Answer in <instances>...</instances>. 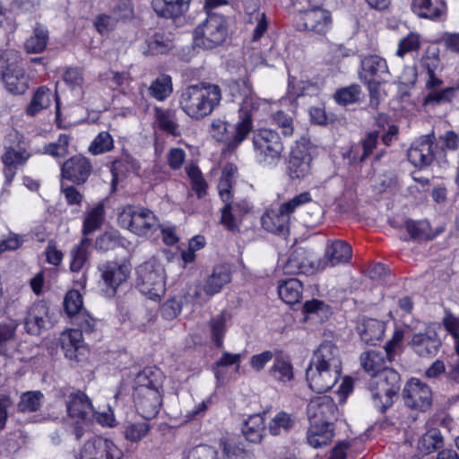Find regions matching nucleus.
Instances as JSON below:
<instances>
[{"instance_id":"1","label":"nucleus","mask_w":459,"mask_h":459,"mask_svg":"<svg viewBox=\"0 0 459 459\" xmlns=\"http://www.w3.org/2000/svg\"><path fill=\"white\" fill-rule=\"evenodd\" d=\"M221 100L222 91L218 84L200 82L181 91L178 105L188 117L199 121L210 116L221 105Z\"/></svg>"},{"instance_id":"2","label":"nucleus","mask_w":459,"mask_h":459,"mask_svg":"<svg viewBox=\"0 0 459 459\" xmlns=\"http://www.w3.org/2000/svg\"><path fill=\"white\" fill-rule=\"evenodd\" d=\"M162 380V372L152 367L143 368L136 377L134 399L138 412L144 419H152L160 411Z\"/></svg>"},{"instance_id":"3","label":"nucleus","mask_w":459,"mask_h":459,"mask_svg":"<svg viewBox=\"0 0 459 459\" xmlns=\"http://www.w3.org/2000/svg\"><path fill=\"white\" fill-rule=\"evenodd\" d=\"M401 377L394 369H385L383 373L370 378L368 388L371 394L374 407L385 412L394 403V398L400 390Z\"/></svg>"},{"instance_id":"4","label":"nucleus","mask_w":459,"mask_h":459,"mask_svg":"<svg viewBox=\"0 0 459 459\" xmlns=\"http://www.w3.org/2000/svg\"><path fill=\"white\" fill-rule=\"evenodd\" d=\"M212 134L218 142L225 145L228 152L235 151L253 129L252 117L249 113H240V120L233 125L226 121L216 120L211 125Z\"/></svg>"},{"instance_id":"5","label":"nucleus","mask_w":459,"mask_h":459,"mask_svg":"<svg viewBox=\"0 0 459 459\" xmlns=\"http://www.w3.org/2000/svg\"><path fill=\"white\" fill-rule=\"evenodd\" d=\"M227 35L228 25L225 17L207 11L206 19L194 30V42L199 48L212 49L221 45Z\"/></svg>"},{"instance_id":"6","label":"nucleus","mask_w":459,"mask_h":459,"mask_svg":"<svg viewBox=\"0 0 459 459\" xmlns=\"http://www.w3.org/2000/svg\"><path fill=\"white\" fill-rule=\"evenodd\" d=\"M117 220L121 227L140 237L152 235L160 227L153 212L141 206H125Z\"/></svg>"},{"instance_id":"7","label":"nucleus","mask_w":459,"mask_h":459,"mask_svg":"<svg viewBox=\"0 0 459 459\" xmlns=\"http://www.w3.org/2000/svg\"><path fill=\"white\" fill-rule=\"evenodd\" d=\"M139 290L150 299H160L165 294V273L161 264L150 259L136 269Z\"/></svg>"},{"instance_id":"8","label":"nucleus","mask_w":459,"mask_h":459,"mask_svg":"<svg viewBox=\"0 0 459 459\" xmlns=\"http://www.w3.org/2000/svg\"><path fill=\"white\" fill-rule=\"evenodd\" d=\"M360 78L368 85L370 107L377 108L378 106L377 86L388 82L391 78L385 59L377 55L364 57L361 61Z\"/></svg>"},{"instance_id":"9","label":"nucleus","mask_w":459,"mask_h":459,"mask_svg":"<svg viewBox=\"0 0 459 459\" xmlns=\"http://www.w3.org/2000/svg\"><path fill=\"white\" fill-rule=\"evenodd\" d=\"M252 143L261 163L271 166L279 163L284 147L276 131L268 128L259 129L254 133Z\"/></svg>"},{"instance_id":"10","label":"nucleus","mask_w":459,"mask_h":459,"mask_svg":"<svg viewBox=\"0 0 459 459\" xmlns=\"http://www.w3.org/2000/svg\"><path fill=\"white\" fill-rule=\"evenodd\" d=\"M98 271L105 286L104 291L106 295L108 297H114L118 287L128 280L132 266L126 261H105L99 264Z\"/></svg>"},{"instance_id":"11","label":"nucleus","mask_w":459,"mask_h":459,"mask_svg":"<svg viewBox=\"0 0 459 459\" xmlns=\"http://www.w3.org/2000/svg\"><path fill=\"white\" fill-rule=\"evenodd\" d=\"M396 345L397 341L393 339L382 351L370 350L360 355L361 367L371 378L380 375L385 369H393L386 363L393 360Z\"/></svg>"},{"instance_id":"12","label":"nucleus","mask_w":459,"mask_h":459,"mask_svg":"<svg viewBox=\"0 0 459 459\" xmlns=\"http://www.w3.org/2000/svg\"><path fill=\"white\" fill-rule=\"evenodd\" d=\"M9 139L17 141L15 145L5 146V152L2 156V161L4 165V174L7 182H11L16 174L18 167L22 166L30 157L25 143L20 140L17 132L11 133Z\"/></svg>"},{"instance_id":"13","label":"nucleus","mask_w":459,"mask_h":459,"mask_svg":"<svg viewBox=\"0 0 459 459\" xmlns=\"http://www.w3.org/2000/svg\"><path fill=\"white\" fill-rule=\"evenodd\" d=\"M308 144L309 140L306 137H301L296 141L295 145L291 149L288 164V174L292 179L304 178L310 174L312 157L308 152Z\"/></svg>"},{"instance_id":"14","label":"nucleus","mask_w":459,"mask_h":459,"mask_svg":"<svg viewBox=\"0 0 459 459\" xmlns=\"http://www.w3.org/2000/svg\"><path fill=\"white\" fill-rule=\"evenodd\" d=\"M403 398L407 407L424 411L431 405L432 392L427 384L412 377L403 390Z\"/></svg>"},{"instance_id":"15","label":"nucleus","mask_w":459,"mask_h":459,"mask_svg":"<svg viewBox=\"0 0 459 459\" xmlns=\"http://www.w3.org/2000/svg\"><path fill=\"white\" fill-rule=\"evenodd\" d=\"M307 414L309 423L332 425L337 417V406L330 396H317L308 403Z\"/></svg>"},{"instance_id":"16","label":"nucleus","mask_w":459,"mask_h":459,"mask_svg":"<svg viewBox=\"0 0 459 459\" xmlns=\"http://www.w3.org/2000/svg\"><path fill=\"white\" fill-rule=\"evenodd\" d=\"M121 450L112 441L101 437L88 440L80 454V459H121Z\"/></svg>"},{"instance_id":"17","label":"nucleus","mask_w":459,"mask_h":459,"mask_svg":"<svg viewBox=\"0 0 459 459\" xmlns=\"http://www.w3.org/2000/svg\"><path fill=\"white\" fill-rule=\"evenodd\" d=\"M332 23L329 11L321 7L307 9L299 15L298 26L317 34H325Z\"/></svg>"},{"instance_id":"18","label":"nucleus","mask_w":459,"mask_h":459,"mask_svg":"<svg viewBox=\"0 0 459 459\" xmlns=\"http://www.w3.org/2000/svg\"><path fill=\"white\" fill-rule=\"evenodd\" d=\"M341 376V372L309 363L306 377L309 387L316 393H325L332 389Z\"/></svg>"},{"instance_id":"19","label":"nucleus","mask_w":459,"mask_h":459,"mask_svg":"<svg viewBox=\"0 0 459 459\" xmlns=\"http://www.w3.org/2000/svg\"><path fill=\"white\" fill-rule=\"evenodd\" d=\"M92 171L91 160L81 155H74L65 160L61 168V175L74 184L81 185L86 182Z\"/></svg>"},{"instance_id":"20","label":"nucleus","mask_w":459,"mask_h":459,"mask_svg":"<svg viewBox=\"0 0 459 459\" xmlns=\"http://www.w3.org/2000/svg\"><path fill=\"white\" fill-rule=\"evenodd\" d=\"M351 247L345 241L335 239L328 241L323 258L317 259V268L320 271L347 263L351 257Z\"/></svg>"},{"instance_id":"21","label":"nucleus","mask_w":459,"mask_h":459,"mask_svg":"<svg viewBox=\"0 0 459 459\" xmlns=\"http://www.w3.org/2000/svg\"><path fill=\"white\" fill-rule=\"evenodd\" d=\"M407 157L417 168L429 166L435 158L431 135H423L415 140L407 151Z\"/></svg>"},{"instance_id":"22","label":"nucleus","mask_w":459,"mask_h":459,"mask_svg":"<svg viewBox=\"0 0 459 459\" xmlns=\"http://www.w3.org/2000/svg\"><path fill=\"white\" fill-rule=\"evenodd\" d=\"M66 410L69 417L82 422H89L94 415V408L88 396L82 391L71 392L66 398Z\"/></svg>"},{"instance_id":"23","label":"nucleus","mask_w":459,"mask_h":459,"mask_svg":"<svg viewBox=\"0 0 459 459\" xmlns=\"http://www.w3.org/2000/svg\"><path fill=\"white\" fill-rule=\"evenodd\" d=\"M409 344L420 357L428 358L437 353L441 347V340L433 327H428L424 333L413 334Z\"/></svg>"},{"instance_id":"24","label":"nucleus","mask_w":459,"mask_h":459,"mask_svg":"<svg viewBox=\"0 0 459 459\" xmlns=\"http://www.w3.org/2000/svg\"><path fill=\"white\" fill-rule=\"evenodd\" d=\"M230 93L233 97L242 99L240 113H249L258 108V102L253 91L249 76L245 74L243 77L232 80L229 85Z\"/></svg>"},{"instance_id":"25","label":"nucleus","mask_w":459,"mask_h":459,"mask_svg":"<svg viewBox=\"0 0 459 459\" xmlns=\"http://www.w3.org/2000/svg\"><path fill=\"white\" fill-rule=\"evenodd\" d=\"M285 274H313L320 271L317 268V259H311L303 248L294 250L282 267Z\"/></svg>"},{"instance_id":"26","label":"nucleus","mask_w":459,"mask_h":459,"mask_svg":"<svg viewBox=\"0 0 459 459\" xmlns=\"http://www.w3.org/2000/svg\"><path fill=\"white\" fill-rule=\"evenodd\" d=\"M310 363L317 365L319 368L325 367L339 372L342 371L339 349L329 341H325L318 346L314 351Z\"/></svg>"},{"instance_id":"27","label":"nucleus","mask_w":459,"mask_h":459,"mask_svg":"<svg viewBox=\"0 0 459 459\" xmlns=\"http://www.w3.org/2000/svg\"><path fill=\"white\" fill-rule=\"evenodd\" d=\"M49 325L48 307L44 302L34 303L24 318V327L28 333L38 335Z\"/></svg>"},{"instance_id":"28","label":"nucleus","mask_w":459,"mask_h":459,"mask_svg":"<svg viewBox=\"0 0 459 459\" xmlns=\"http://www.w3.org/2000/svg\"><path fill=\"white\" fill-rule=\"evenodd\" d=\"M2 78L7 91L13 94H23L29 88L24 71L16 60L4 68Z\"/></svg>"},{"instance_id":"29","label":"nucleus","mask_w":459,"mask_h":459,"mask_svg":"<svg viewBox=\"0 0 459 459\" xmlns=\"http://www.w3.org/2000/svg\"><path fill=\"white\" fill-rule=\"evenodd\" d=\"M230 281L231 273L229 267L225 264L217 265L205 280L203 285V290L204 294L210 298L219 293Z\"/></svg>"},{"instance_id":"30","label":"nucleus","mask_w":459,"mask_h":459,"mask_svg":"<svg viewBox=\"0 0 459 459\" xmlns=\"http://www.w3.org/2000/svg\"><path fill=\"white\" fill-rule=\"evenodd\" d=\"M190 2L191 0H152V5L159 16L175 19L188 10Z\"/></svg>"},{"instance_id":"31","label":"nucleus","mask_w":459,"mask_h":459,"mask_svg":"<svg viewBox=\"0 0 459 459\" xmlns=\"http://www.w3.org/2000/svg\"><path fill=\"white\" fill-rule=\"evenodd\" d=\"M154 124L162 132L173 136H179V124L177 112L171 108H154Z\"/></svg>"},{"instance_id":"32","label":"nucleus","mask_w":459,"mask_h":459,"mask_svg":"<svg viewBox=\"0 0 459 459\" xmlns=\"http://www.w3.org/2000/svg\"><path fill=\"white\" fill-rule=\"evenodd\" d=\"M245 10L248 24H255L253 40H258L267 30L268 23L265 13L259 11V0H246Z\"/></svg>"},{"instance_id":"33","label":"nucleus","mask_w":459,"mask_h":459,"mask_svg":"<svg viewBox=\"0 0 459 459\" xmlns=\"http://www.w3.org/2000/svg\"><path fill=\"white\" fill-rule=\"evenodd\" d=\"M333 429L329 424L310 423L307 431V441L314 448L329 446L333 438Z\"/></svg>"},{"instance_id":"34","label":"nucleus","mask_w":459,"mask_h":459,"mask_svg":"<svg viewBox=\"0 0 459 459\" xmlns=\"http://www.w3.org/2000/svg\"><path fill=\"white\" fill-rule=\"evenodd\" d=\"M361 341L368 345H376L383 338L385 325L374 318L363 319L357 326Z\"/></svg>"},{"instance_id":"35","label":"nucleus","mask_w":459,"mask_h":459,"mask_svg":"<svg viewBox=\"0 0 459 459\" xmlns=\"http://www.w3.org/2000/svg\"><path fill=\"white\" fill-rule=\"evenodd\" d=\"M261 222L264 230L274 234H285L289 230L290 220L279 208L269 210L262 216Z\"/></svg>"},{"instance_id":"36","label":"nucleus","mask_w":459,"mask_h":459,"mask_svg":"<svg viewBox=\"0 0 459 459\" xmlns=\"http://www.w3.org/2000/svg\"><path fill=\"white\" fill-rule=\"evenodd\" d=\"M309 203L311 204V209L313 211L314 219H320L322 214V209L317 203H312V198L308 192H302L295 195L289 201L281 204L279 208L281 210V212H284V214L290 220V215L293 212H295L298 208Z\"/></svg>"},{"instance_id":"37","label":"nucleus","mask_w":459,"mask_h":459,"mask_svg":"<svg viewBox=\"0 0 459 459\" xmlns=\"http://www.w3.org/2000/svg\"><path fill=\"white\" fill-rule=\"evenodd\" d=\"M412 10L420 17L435 20L446 13V5L443 0H413Z\"/></svg>"},{"instance_id":"38","label":"nucleus","mask_w":459,"mask_h":459,"mask_svg":"<svg viewBox=\"0 0 459 459\" xmlns=\"http://www.w3.org/2000/svg\"><path fill=\"white\" fill-rule=\"evenodd\" d=\"M269 375L278 382L287 383L293 379V367L289 356L277 352L273 366L269 369Z\"/></svg>"},{"instance_id":"39","label":"nucleus","mask_w":459,"mask_h":459,"mask_svg":"<svg viewBox=\"0 0 459 459\" xmlns=\"http://www.w3.org/2000/svg\"><path fill=\"white\" fill-rule=\"evenodd\" d=\"M303 291L301 281L296 278H290L280 282L278 286L279 297L287 304L298 303Z\"/></svg>"},{"instance_id":"40","label":"nucleus","mask_w":459,"mask_h":459,"mask_svg":"<svg viewBox=\"0 0 459 459\" xmlns=\"http://www.w3.org/2000/svg\"><path fill=\"white\" fill-rule=\"evenodd\" d=\"M48 30L40 23H37L33 34L24 42V49L29 54L42 53L48 46Z\"/></svg>"},{"instance_id":"41","label":"nucleus","mask_w":459,"mask_h":459,"mask_svg":"<svg viewBox=\"0 0 459 459\" xmlns=\"http://www.w3.org/2000/svg\"><path fill=\"white\" fill-rule=\"evenodd\" d=\"M264 429V417L261 414H254L245 421L242 432L248 441L257 443L262 439Z\"/></svg>"},{"instance_id":"42","label":"nucleus","mask_w":459,"mask_h":459,"mask_svg":"<svg viewBox=\"0 0 459 459\" xmlns=\"http://www.w3.org/2000/svg\"><path fill=\"white\" fill-rule=\"evenodd\" d=\"M150 95L159 101L165 100L173 91L171 77L167 74L158 76L148 88Z\"/></svg>"},{"instance_id":"43","label":"nucleus","mask_w":459,"mask_h":459,"mask_svg":"<svg viewBox=\"0 0 459 459\" xmlns=\"http://www.w3.org/2000/svg\"><path fill=\"white\" fill-rule=\"evenodd\" d=\"M444 440L440 431L431 429L418 441V449L424 455L431 454L443 446Z\"/></svg>"},{"instance_id":"44","label":"nucleus","mask_w":459,"mask_h":459,"mask_svg":"<svg viewBox=\"0 0 459 459\" xmlns=\"http://www.w3.org/2000/svg\"><path fill=\"white\" fill-rule=\"evenodd\" d=\"M51 101V91L46 86L39 87L30 104L28 105L26 108V113L29 116H35L39 111H41L44 108H47Z\"/></svg>"},{"instance_id":"45","label":"nucleus","mask_w":459,"mask_h":459,"mask_svg":"<svg viewBox=\"0 0 459 459\" xmlns=\"http://www.w3.org/2000/svg\"><path fill=\"white\" fill-rule=\"evenodd\" d=\"M238 204H234L232 201L224 203L223 207L221 209L220 222L226 230L232 232L238 231Z\"/></svg>"},{"instance_id":"46","label":"nucleus","mask_w":459,"mask_h":459,"mask_svg":"<svg viewBox=\"0 0 459 459\" xmlns=\"http://www.w3.org/2000/svg\"><path fill=\"white\" fill-rule=\"evenodd\" d=\"M104 220V205L102 204H96L91 208L83 221L82 234L84 237L92 233L100 228Z\"/></svg>"},{"instance_id":"47","label":"nucleus","mask_w":459,"mask_h":459,"mask_svg":"<svg viewBox=\"0 0 459 459\" xmlns=\"http://www.w3.org/2000/svg\"><path fill=\"white\" fill-rule=\"evenodd\" d=\"M90 246L91 239L87 237H83L80 244L72 249V261L70 264L71 271L77 273L82 270L88 259V249Z\"/></svg>"},{"instance_id":"48","label":"nucleus","mask_w":459,"mask_h":459,"mask_svg":"<svg viewBox=\"0 0 459 459\" xmlns=\"http://www.w3.org/2000/svg\"><path fill=\"white\" fill-rule=\"evenodd\" d=\"M295 424V417L285 411H280L270 421L268 429L271 435L278 436L288 432Z\"/></svg>"},{"instance_id":"49","label":"nucleus","mask_w":459,"mask_h":459,"mask_svg":"<svg viewBox=\"0 0 459 459\" xmlns=\"http://www.w3.org/2000/svg\"><path fill=\"white\" fill-rule=\"evenodd\" d=\"M227 313L222 311L221 314L212 317L209 322L211 335L216 346L221 348L223 345V337L227 332Z\"/></svg>"},{"instance_id":"50","label":"nucleus","mask_w":459,"mask_h":459,"mask_svg":"<svg viewBox=\"0 0 459 459\" xmlns=\"http://www.w3.org/2000/svg\"><path fill=\"white\" fill-rule=\"evenodd\" d=\"M43 394L39 391H28L21 394L17 404L21 412H34L41 406Z\"/></svg>"},{"instance_id":"51","label":"nucleus","mask_w":459,"mask_h":459,"mask_svg":"<svg viewBox=\"0 0 459 459\" xmlns=\"http://www.w3.org/2000/svg\"><path fill=\"white\" fill-rule=\"evenodd\" d=\"M18 326L19 323L13 319L0 323V355L7 354V343L14 340Z\"/></svg>"},{"instance_id":"52","label":"nucleus","mask_w":459,"mask_h":459,"mask_svg":"<svg viewBox=\"0 0 459 459\" xmlns=\"http://www.w3.org/2000/svg\"><path fill=\"white\" fill-rule=\"evenodd\" d=\"M405 228L410 236L414 239L429 240L433 238L429 231V224L426 221L406 220Z\"/></svg>"},{"instance_id":"53","label":"nucleus","mask_w":459,"mask_h":459,"mask_svg":"<svg viewBox=\"0 0 459 459\" xmlns=\"http://www.w3.org/2000/svg\"><path fill=\"white\" fill-rule=\"evenodd\" d=\"M65 311L68 316H76L82 313V297L79 290H69L64 299Z\"/></svg>"},{"instance_id":"54","label":"nucleus","mask_w":459,"mask_h":459,"mask_svg":"<svg viewBox=\"0 0 459 459\" xmlns=\"http://www.w3.org/2000/svg\"><path fill=\"white\" fill-rule=\"evenodd\" d=\"M457 89L455 87H446L443 90L438 89L429 91L424 98V104H443L450 102L455 96Z\"/></svg>"},{"instance_id":"55","label":"nucleus","mask_w":459,"mask_h":459,"mask_svg":"<svg viewBox=\"0 0 459 459\" xmlns=\"http://www.w3.org/2000/svg\"><path fill=\"white\" fill-rule=\"evenodd\" d=\"M148 52L152 55L164 54L172 48V42L163 33H155L147 42Z\"/></svg>"},{"instance_id":"56","label":"nucleus","mask_w":459,"mask_h":459,"mask_svg":"<svg viewBox=\"0 0 459 459\" xmlns=\"http://www.w3.org/2000/svg\"><path fill=\"white\" fill-rule=\"evenodd\" d=\"M360 96V88L357 84H351L348 87L338 90L334 94V100L341 105H349L359 100Z\"/></svg>"},{"instance_id":"57","label":"nucleus","mask_w":459,"mask_h":459,"mask_svg":"<svg viewBox=\"0 0 459 459\" xmlns=\"http://www.w3.org/2000/svg\"><path fill=\"white\" fill-rule=\"evenodd\" d=\"M114 146L112 136L108 132H100L89 147L90 152L94 155L109 152Z\"/></svg>"},{"instance_id":"58","label":"nucleus","mask_w":459,"mask_h":459,"mask_svg":"<svg viewBox=\"0 0 459 459\" xmlns=\"http://www.w3.org/2000/svg\"><path fill=\"white\" fill-rule=\"evenodd\" d=\"M138 169L139 165L137 161L133 157L126 154L121 159L115 160L111 164L110 170L113 175V180H115L118 174L136 170Z\"/></svg>"},{"instance_id":"59","label":"nucleus","mask_w":459,"mask_h":459,"mask_svg":"<svg viewBox=\"0 0 459 459\" xmlns=\"http://www.w3.org/2000/svg\"><path fill=\"white\" fill-rule=\"evenodd\" d=\"M273 124L281 130L284 136H290L294 133L293 118L282 110H278L273 114Z\"/></svg>"},{"instance_id":"60","label":"nucleus","mask_w":459,"mask_h":459,"mask_svg":"<svg viewBox=\"0 0 459 459\" xmlns=\"http://www.w3.org/2000/svg\"><path fill=\"white\" fill-rule=\"evenodd\" d=\"M149 431L150 425L146 421L134 422L126 427L125 437L131 442H139Z\"/></svg>"},{"instance_id":"61","label":"nucleus","mask_w":459,"mask_h":459,"mask_svg":"<svg viewBox=\"0 0 459 459\" xmlns=\"http://www.w3.org/2000/svg\"><path fill=\"white\" fill-rule=\"evenodd\" d=\"M69 142L70 136L66 134H62L56 143L46 145L44 152L53 157H64L68 154Z\"/></svg>"},{"instance_id":"62","label":"nucleus","mask_w":459,"mask_h":459,"mask_svg":"<svg viewBox=\"0 0 459 459\" xmlns=\"http://www.w3.org/2000/svg\"><path fill=\"white\" fill-rule=\"evenodd\" d=\"M111 14L117 21H126L133 18L134 8L132 0H117L111 7Z\"/></svg>"},{"instance_id":"63","label":"nucleus","mask_w":459,"mask_h":459,"mask_svg":"<svg viewBox=\"0 0 459 459\" xmlns=\"http://www.w3.org/2000/svg\"><path fill=\"white\" fill-rule=\"evenodd\" d=\"M420 48L419 35L416 33H410L405 38L402 39L399 42L396 55L403 57L406 53L417 50Z\"/></svg>"},{"instance_id":"64","label":"nucleus","mask_w":459,"mask_h":459,"mask_svg":"<svg viewBox=\"0 0 459 459\" xmlns=\"http://www.w3.org/2000/svg\"><path fill=\"white\" fill-rule=\"evenodd\" d=\"M217 451L207 445H199L193 447L186 459H217Z\"/></svg>"}]
</instances>
